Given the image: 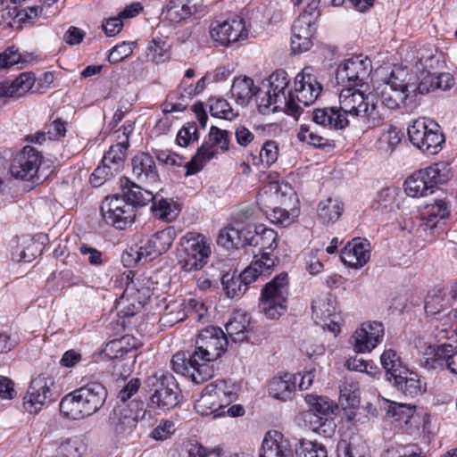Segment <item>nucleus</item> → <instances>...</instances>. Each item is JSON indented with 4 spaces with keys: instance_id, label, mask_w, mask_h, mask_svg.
Instances as JSON below:
<instances>
[{
    "instance_id": "1",
    "label": "nucleus",
    "mask_w": 457,
    "mask_h": 457,
    "mask_svg": "<svg viewBox=\"0 0 457 457\" xmlns=\"http://www.w3.org/2000/svg\"><path fill=\"white\" fill-rule=\"evenodd\" d=\"M107 390L100 383H89L66 395L60 403L62 415L79 420L97 412L105 403Z\"/></svg>"
},
{
    "instance_id": "2",
    "label": "nucleus",
    "mask_w": 457,
    "mask_h": 457,
    "mask_svg": "<svg viewBox=\"0 0 457 457\" xmlns=\"http://www.w3.org/2000/svg\"><path fill=\"white\" fill-rule=\"evenodd\" d=\"M289 80L284 70L274 71L269 78V88L262 96H259L257 105L262 114L283 111L297 117L302 112V107L295 103L291 91L286 94Z\"/></svg>"
},
{
    "instance_id": "3",
    "label": "nucleus",
    "mask_w": 457,
    "mask_h": 457,
    "mask_svg": "<svg viewBox=\"0 0 457 457\" xmlns=\"http://www.w3.org/2000/svg\"><path fill=\"white\" fill-rule=\"evenodd\" d=\"M345 117H361L368 129L379 127L384 122V116L373 101V96H365L360 89L345 87L339 94V108Z\"/></svg>"
},
{
    "instance_id": "4",
    "label": "nucleus",
    "mask_w": 457,
    "mask_h": 457,
    "mask_svg": "<svg viewBox=\"0 0 457 457\" xmlns=\"http://www.w3.org/2000/svg\"><path fill=\"white\" fill-rule=\"evenodd\" d=\"M228 340L225 332L219 327H208L202 329L195 340V348L191 361L197 364L208 363L215 373V361L227 351Z\"/></svg>"
},
{
    "instance_id": "5",
    "label": "nucleus",
    "mask_w": 457,
    "mask_h": 457,
    "mask_svg": "<svg viewBox=\"0 0 457 457\" xmlns=\"http://www.w3.org/2000/svg\"><path fill=\"white\" fill-rule=\"evenodd\" d=\"M305 402L310 409L304 419L309 422L310 428L324 436H331L336 428L334 416L338 410L337 404L327 396L307 395Z\"/></svg>"
},
{
    "instance_id": "6",
    "label": "nucleus",
    "mask_w": 457,
    "mask_h": 457,
    "mask_svg": "<svg viewBox=\"0 0 457 457\" xmlns=\"http://www.w3.org/2000/svg\"><path fill=\"white\" fill-rule=\"evenodd\" d=\"M145 386L151 392L150 405L162 411H169L179 403L180 390L175 378L163 371L155 372L145 380Z\"/></svg>"
},
{
    "instance_id": "7",
    "label": "nucleus",
    "mask_w": 457,
    "mask_h": 457,
    "mask_svg": "<svg viewBox=\"0 0 457 457\" xmlns=\"http://www.w3.org/2000/svg\"><path fill=\"white\" fill-rule=\"evenodd\" d=\"M452 175L444 162L435 163L412 173L404 183V191L409 196L420 197L432 193L437 184L447 182Z\"/></svg>"
},
{
    "instance_id": "8",
    "label": "nucleus",
    "mask_w": 457,
    "mask_h": 457,
    "mask_svg": "<svg viewBox=\"0 0 457 457\" xmlns=\"http://www.w3.org/2000/svg\"><path fill=\"white\" fill-rule=\"evenodd\" d=\"M288 278L286 272L277 275L262 290L260 310L269 319H278L287 310Z\"/></svg>"
},
{
    "instance_id": "9",
    "label": "nucleus",
    "mask_w": 457,
    "mask_h": 457,
    "mask_svg": "<svg viewBox=\"0 0 457 457\" xmlns=\"http://www.w3.org/2000/svg\"><path fill=\"white\" fill-rule=\"evenodd\" d=\"M408 136L414 146L428 154H437L445 142L439 125L425 117L415 120L409 126Z\"/></svg>"
},
{
    "instance_id": "10",
    "label": "nucleus",
    "mask_w": 457,
    "mask_h": 457,
    "mask_svg": "<svg viewBox=\"0 0 457 457\" xmlns=\"http://www.w3.org/2000/svg\"><path fill=\"white\" fill-rule=\"evenodd\" d=\"M226 388L227 385L224 381L207 385L195 403L196 412L203 416L212 414L214 417L223 416L225 414L223 409L236 399V394L227 391Z\"/></svg>"
},
{
    "instance_id": "11",
    "label": "nucleus",
    "mask_w": 457,
    "mask_h": 457,
    "mask_svg": "<svg viewBox=\"0 0 457 457\" xmlns=\"http://www.w3.org/2000/svg\"><path fill=\"white\" fill-rule=\"evenodd\" d=\"M217 148L224 151L228 149V133L212 126L209 133V141L204 143L191 161L186 163V175L189 176L201 170L204 163L215 155Z\"/></svg>"
},
{
    "instance_id": "12",
    "label": "nucleus",
    "mask_w": 457,
    "mask_h": 457,
    "mask_svg": "<svg viewBox=\"0 0 457 457\" xmlns=\"http://www.w3.org/2000/svg\"><path fill=\"white\" fill-rule=\"evenodd\" d=\"M211 253V246L204 237L198 235L181 244L179 262L185 271L199 270L207 263Z\"/></svg>"
},
{
    "instance_id": "13",
    "label": "nucleus",
    "mask_w": 457,
    "mask_h": 457,
    "mask_svg": "<svg viewBox=\"0 0 457 457\" xmlns=\"http://www.w3.org/2000/svg\"><path fill=\"white\" fill-rule=\"evenodd\" d=\"M104 221L116 228L124 229L135 220V210L119 194L105 197L101 206Z\"/></svg>"
},
{
    "instance_id": "14",
    "label": "nucleus",
    "mask_w": 457,
    "mask_h": 457,
    "mask_svg": "<svg viewBox=\"0 0 457 457\" xmlns=\"http://www.w3.org/2000/svg\"><path fill=\"white\" fill-rule=\"evenodd\" d=\"M41 155L32 146H25L12 159L10 165V173L21 180L30 181L32 184H38L40 178L37 171L41 163Z\"/></svg>"
},
{
    "instance_id": "15",
    "label": "nucleus",
    "mask_w": 457,
    "mask_h": 457,
    "mask_svg": "<svg viewBox=\"0 0 457 457\" xmlns=\"http://www.w3.org/2000/svg\"><path fill=\"white\" fill-rule=\"evenodd\" d=\"M54 380L51 376L39 375L30 382L23 406L29 413H37L47 403L55 401L53 392Z\"/></svg>"
},
{
    "instance_id": "16",
    "label": "nucleus",
    "mask_w": 457,
    "mask_h": 457,
    "mask_svg": "<svg viewBox=\"0 0 457 457\" xmlns=\"http://www.w3.org/2000/svg\"><path fill=\"white\" fill-rule=\"evenodd\" d=\"M257 228L253 224H244L243 219L238 217L233 226L220 230L217 242L226 248L253 245Z\"/></svg>"
},
{
    "instance_id": "17",
    "label": "nucleus",
    "mask_w": 457,
    "mask_h": 457,
    "mask_svg": "<svg viewBox=\"0 0 457 457\" xmlns=\"http://www.w3.org/2000/svg\"><path fill=\"white\" fill-rule=\"evenodd\" d=\"M312 67H305L295 79V100L302 107L312 104L320 96L322 86L312 73Z\"/></svg>"
},
{
    "instance_id": "18",
    "label": "nucleus",
    "mask_w": 457,
    "mask_h": 457,
    "mask_svg": "<svg viewBox=\"0 0 457 457\" xmlns=\"http://www.w3.org/2000/svg\"><path fill=\"white\" fill-rule=\"evenodd\" d=\"M370 62L360 56L352 57L340 64L337 70V84L346 87H362L363 80L369 76Z\"/></svg>"
},
{
    "instance_id": "19",
    "label": "nucleus",
    "mask_w": 457,
    "mask_h": 457,
    "mask_svg": "<svg viewBox=\"0 0 457 457\" xmlns=\"http://www.w3.org/2000/svg\"><path fill=\"white\" fill-rule=\"evenodd\" d=\"M191 360L192 353L187 357L184 353H177L170 361L172 370L178 374L190 377L196 384L204 383L213 377V370L210 364L201 363L199 361L195 364Z\"/></svg>"
},
{
    "instance_id": "20",
    "label": "nucleus",
    "mask_w": 457,
    "mask_h": 457,
    "mask_svg": "<svg viewBox=\"0 0 457 457\" xmlns=\"http://www.w3.org/2000/svg\"><path fill=\"white\" fill-rule=\"evenodd\" d=\"M316 31L314 17L302 13L292 26L291 48L295 54H301L312 46V37Z\"/></svg>"
},
{
    "instance_id": "21",
    "label": "nucleus",
    "mask_w": 457,
    "mask_h": 457,
    "mask_svg": "<svg viewBox=\"0 0 457 457\" xmlns=\"http://www.w3.org/2000/svg\"><path fill=\"white\" fill-rule=\"evenodd\" d=\"M384 327L378 321L363 323L353 335V347L356 353H370L382 340Z\"/></svg>"
},
{
    "instance_id": "22",
    "label": "nucleus",
    "mask_w": 457,
    "mask_h": 457,
    "mask_svg": "<svg viewBox=\"0 0 457 457\" xmlns=\"http://www.w3.org/2000/svg\"><path fill=\"white\" fill-rule=\"evenodd\" d=\"M212 38L221 46H228L230 43L244 39L247 36L243 19H233L230 21L214 22L211 27Z\"/></svg>"
},
{
    "instance_id": "23",
    "label": "nucleus",
    "mask_w": 457,
    "mask_h": 457,
    "mask_svg": "<svg viewBox=\"0 0 457 457\" xmlns=\"http://www.w3.org/2000/svg\"><path fill=\"white\" fill-rule=\"evenodd\" d=\"M139 412L133 414L127 403H117L109 415V427L116 436L130 434L137 426V420L143 418Z\"/></svg>"
},
{
    "instance_id": "24",
    "label": "nucleus",
    "mask_w": 457,
    "mask_h": 457,
    "mask_svg": "<svg viewBox=\"0 0 457 457\" xmlns=\"http://www.w3.org/2000/svg\"><path fill=\"white\" fill-rule=\"evenodd\" d=\"M370 258V247L367 239L353 238L342 249L341 261L352 268H360Z\"/></svg>"
},
{
    "instance_id": "25",
    "label": "nucleus",
    "mask_w": 457,
    "mask_h": 457,
    "mask_svg": "<svg viewBox=\"0 0 457 457\" xmlns=\"http://www.w3.org/2000/svg\"><path fill=\"white\" fill-rule=\"evenodd\" d=\"M137 341L132 337H122L120 339L110 341L104 349L105 354L113 360L124 359L129 364L127 372L131 371L137 358Z\"/></svg>"
},
{
    "instance_id": "26",
    "label": "nucleus",
    "mask_w": 457,
    "mask_h": 457,
    "mask_svg": "<svg viewBox=\"0 0 457 457\" xmlns=\"http://www.w3.org/2000/svg\"><path fill=\"white\" fill-rule=\"evenodd\" d=\"M434 59L435 57L432 54L425 55L421 54L420 56H418L415 66L421 72L422 78L420 79L416 76L415 98L419 95H424L436 89V75L430 71V69L433 68Z\"/></svg>"
},
{
    "instance_id": "27",
    "label": "nucleus",
    "mask_w": 457,
    "mask_h": 457,
    "mask_svg": "<svg viewBox=\"0 0 457 457\" xmlns=\"http://www.w3.org/2000/svg\"><path fill=\"white\" fill-rule=\"evenodd\" d=\"M132 174L141 183H154L158 180L155 162L148 154L140 153L132 159Z\"/></svg>"
},
{
    "instance_id": "28",
    "label": "nucleus",
    "mask_w": 457,
    "mask_h": 457,
    "mask_svg": "<svg viewBox=\"0 0 457 457\" xmlns=\"http://www.w3.org/2000/svg\"><path fill=\"white\" fill-rule=\"evenodd\" d=\"M453 347L450 344L428 345L423 353L422 365L428 370L446 369Z\"/></svg>"
},
{
    "instance_id": "29",
    "label": "nucleus",
    "mask_w": 457,
    "mask_h": 457,
    "mask_svg": "<svg viewBox=\"0 0 457 457\" xmlns=\"http://www.w3.org/2000/svg\"><path fill=\"white\" fill-rule=\"evenodd\" d=\"M386 83L394 87V88L404 91L405 95L408 94L409 102L415 100L416 74L410 71L407 68H395Z\"/></svg>"
},
{
    "instance_id": "30",
    "label": "nucleus",
    "mask_w": 457,
    "mask_h": 457,
    "mask_svg": "<svg viewBox=\"0 0 457 457\" xmlns=\"http://www.w3.org/2000/svg\"><path fill=\"white\" fill-rule=\"evenodd\" d=\"M260 201L262 204L270 202V205L296 207L298 202L294 190L287 184L280 186L276 185L270 192H265L261 195Z\"/></svg>"
},
{
    "instance_id": "31",
    "label": "nucleus",
    "mask_w": 457,
    "mask_h": 457,
    "mask_svg": "<svg viewBox=\"0 0 457 457\" xmlns=\"http://www.w3.org/2000/svg\"><path fill=\"white\" fill-rule=\"evenodd\" d=\"M312 120L318 125L335 129H344L349 125V120L337 107L315 109Z\"/></svg>"
},
{
    "instance_id": "32",
    "label": "nucleus",
    "mask_w": 457,
    "mask_h": 457,
    "mask_svg": "<svg viewBox=\"0 0 457 457\" xmlns=\"http://www.w3.org/2000/svg\"><path fill=\"white\" fill-rule=\"evenodd\" d=\"M259 457H293V453L282 435L275 431L274 436L269 432L263 439Z\"/></svg>"
},
{
    "instance_id": "33",
    "label": "nucleus",
    "mask_w": 457,
    "mask_h": 457,
    "mask_svg": "<svg viewBox=\"0 0 457 457\" xmlns=\"http://www.w3.org/2000/svg\"><path fill=\"white\" fill-rule=\"evenodd\" d=\"M449 216V210L447 204L444 200H435L434 203L427 204L423 213L422 219L424 220L423 226L425 229H429L434 232L440 224H444L442 220Z\"/></svg>"
},
{
    "instance_id": "34",
    "label": "nucleus",
    "mask_w": 457,
    "mask_h": 457,
    "mask_svg": "<svg viewBox=\"0 0 457 457\" xmlns=\"http://www.w3.org/2000/svg\"><path fill=\"white\" fill-rule=\"evenodd\" d=\"M35 83L32 74L21 73L12 82L0 83V97H21L29 91Z\"/></svg>"
},
{
    "instance_id": "35",
    "label": "nucleus",
    "mask_w": 457,
    "mask_h": 457,
    "mask_svg": "<svg viewBox=\"0 0 457 457\" xmlns=\"http://www.w3.org/2000/svg\"><path fill=\"white\" fill-rule=\"evenodd\" d=\"M392 381L394 386L407 396L415 397L425 390L418 374L408 369L399 375H395Z\"/></svg>"
},
{
    "instance_id": "36",
    "label": "nucleus",
    "mask_w": 457,
    "mask_h": 457,
    "mask_svg": "<svg viewBox=\"0 0 457 457\" xmlns=\"http://www.w3.org/2000/svg\"><path fill=\"white\" fill-rule=\"evenodd\" d=\"M297 377L286 373L280 377H275L270 383V394L276 399L287 401L290 399L296 388Z\"/></svg>"
},
{
    "instance_id": "37",
    "label": "nucleus",
    "mask_w": 457,
    "mask_h": 457,
    "mask_svg": "<svg viewBox=\"0 0 457 457\" xmlns=\"http://www.w3.org/2000/svg\"><path fill=\"white\" fill-rule=\"evenodd\" d=\"M261 256L254 255L251 264L244 270V277L250 278L253 282L259 276L270 275L278 262V259L267 253H260Z\"/></svg>"
},
{
    "instance_id": "38",
    "label": "nucleus",
    "mask_w": 457,
    "mask_h": 457,
    "mask_svg": "<svg viewBox=\"0 0 457 457\" xmlns=\"http://www.w3.org/2000/svg\"><path fill=\"white\" fill-rule=\"evenodd\" d=\"M376 94L381 98L382 104L391 110L401 108L409 102L408 94L405 95L404 91L394 88L386 82L376 89Z\"/></svg>"
},
{
    "instance_id": "39",
    "label": "nucleus",
    "mask_w": 457,
    "mask_h": 457,
    "mask_svg": "<svg viewBox=\"0 0 457 457\" xmlns=\"http://www.w3.org/2000/svg\"><path fill=\"white\" fill-rule=\"evenodd\" d=\"M194 0H170L163 11L165 18L171 22H179L189 16L195 11V4Z\"/></svg>"
},
{
    "instance_id": "40",
    "label": "nucleus",
    "mask_w": 457,
    "mask_h": 457,
    "mask_svg": "<svg viewBox=\"0 0 457 457\" xmlns=\"http://www.w3.org/2000/svg\"><path fill=\"white\" fill-rule=\"evenodd\" d=\"M336 300L331 295L317 297L312 304V318L315 322H325L336 316Z\"/></svg>"
},
{
    "instance_id": "41",
    "label": "nucleus",
    "mask_w": 457,
    "mask_h": 457,
    "mask_svg": "<svg viewBox=\"0 0 457 457\" xmlns=\"http://www.w3.org/2000/svg\"><path fill=\"white\" fill-rule=\"evenodd\" d=\"M126 202L131 204L134 209L136 206H144L154 200V195L149 190H145L141 187L131 183L122 186L120 195Z\"/></svg>"
},
{
    "instance_id": "42",
    "label": "nucleus",
    "mask_w": 457,
    "mask_h": 457,
    "mask_svg": "<svg viewBox=\"0 0 457 457\" xmlns=\"http://www.w3.org/2000/svg\"><path fill=\"white\" fill-rule=\"evenodd\" d=\"M257 93L253 80L248 77H238L234 79L231 87L232 96L237 104L245 105Z\"/></svg>"
},
{
    "instance_id": "43",
    "label": "nucleus",
    "mask_w": 457,
    "mask_h": 457,
    "mask_svg": "<svg viewBox=\"0 0 457 457\" xmlns=\"http://www.w3.org/2000/svg\"><path fill=\"white\" fill-rule=\"evenodd\" d=\"M130 126L124 128L123 137L121 141H119L116 145H112L109 151L104 154L102 163L110 164L112 167H118L123 162L126 154V151L129 148V133L131 131Z\"/></svg>"
},
{
    "instance_id": "44",
    "label": "nucleus",
    "mask_w": 457,
    "mask_h": 457,
    "mask_svg": "<svg viewBox=\"0 0 457 457\" xmlns=\"http://www.w3.org/2000/svg\"><path fill=\"white\" fill-rule=\"evenodd\" d=\"M343 204L331 197L322 200L318 205V217L325 224L336 222L343 212Z\"/></svg>"
},
{
    "instance_id": "45",
    "label": "nucleus",
    "mask_w": 457,
    "mask_h": 457,
    "mask_svg": "<svg viewBox=\"0 0 457 457\" xmlns=\"http://www.w3.org/2000/svg\"><path fill=\"white\" fill-rule=\"evenodd\" d=\"M249 320L245 314H237L226 324L227 337L234 343H241L247 340Z\"/></svg>"
},
{
    "instance_id": "46",
    "label": "nucleus",
    "mask_w": 457,
    "mask_h": 457,
    "mask_svg": "<svg viewBox=\"0 0 457 457\" xmlns=\"http://www.w3.org/2000/svg\"><path fill=\"white\" fill-rule=\"evenodd\" d=\"M380 362L386 370V378L392 382L395 375H399L407 370L403 365L402 360L397 353L393 349H386L380 356Z\"/></svg>"
},
{
    "instance_id": "47",
    "label": "nucleus",
    "mask_w": 457,
    "mask_h": 457,
    "mask_svg": "<svg viewBox=\"0 0 457 457\" xmlns=\"http://www.w3.org/2000/svg\"><path fill=\"white\" fill-rule=\"evenodd\" d=\"M252 282L250 278L244 277V271L238 276L227 273L221 278L223 289L227 295L231 298L244 294L247 289V286Z\"/></svg>"
},
{
    "instance_id": "48",
    "label": "nucleus",
    "mask_w": 457,
    "mask_h": 457,
    "mask_svg": "<svg viewBox=\"0 0 457 457\" xmlns=\"http://www.w3.org/2000/svg\"><path fill=\"white\" fill-rule=\"evenodd\" d=\"M170 49L167 37H154L148 44L146 56L151 62L161 63L169 58Z\"/></svg>"
},
{
    "instance_id": "49",
    "label": "nucleus",
    "mask_w": 457,
    "mask_h": 457,
    "mask_svg": "<svg viewBox=\"0 0 457 457\" xmlns=\"http://www.w3.org/2000/svg\"><path fill=\"white\" fill-rule=\"evenodd\" d=\"M339 401L344 408L357 407L360 403L358 383L346 378L340 386Z\"/></svg>"
},
{
    "instance_id": "50",
    "label": "nucleus",
    "mask_w": 457,
    "mask_h": 457,
    "mask_svg": "<svg viewBox=\"0 0 457 457\" xmlns=\"http://www.w3.org/2000/svg\"><path fill=\"white\" fill-rule=\"evenodd\" d=\"M269 210L265 211L271 222L287 227L291 224L297 215L295 207H285L277 205H266Z\"/></svg>"
},
{
    "instance_id": "51",
    "label": "nucleus",
    "mask_w": 457,
    "mask_h": 457,
    "mask_svg": "<svg viewBox=\"0 0 457 457\" xmlns=\"http://www.w3.org/2000/svg\"><path fill=\"white\" fill-rule=\"evenodd\" d=\"M152 211L155 217L165 221H172L179 215V208L174 203L169 202L167 199L161 198L157 200L154 196V200L152 201Z\"/></svg>"
},
{
    "instance_id": "52",
    "label": "nucleus",
    "mask_w": 457,
    "mask_h": 457,
    "mask_svg": "<svg viewBox=\"0 0 457 457\" xmlns=\"http://www.w3.org/2000/svg\"><path fill=\"white\" fill-rule=\"evenodd\" d=\"M86 451V445L79 436H73L62 441L56 449L54 457H81Z\"/></svg>"
},
{
    "instance_id": "53",
    "label": "nucleus",
    "mask_w": 457,
    "mask_h": 457,
    "mask_svg": "<svg viewBox=\"0 0 457 457\" xmlns=\"http://www.w3.org/2000/svg\"><path fill=\"white\" fill-rule=\"evenodd\" d=\"M278 235L271 228H258L256 236L254 237L253 245H260V253H267L271 254V252L278 246Z\"/></svg>"
},
{
    "instance_id": "54",
    "label": "nucleus",
    "mask_w": 457,
    "mask_h": 457,
    "mask_svg": "<svg viewBox=\"0 0 457 457\" xmlns=\"http://www.w3.org/2000/svg\"><path fill=\"white\" fill-rule=\"evenodd\" d=\"M295 453L297 457H328L326 446L315 441L301 440Z\"/></svg>"
},
{
    "instance_id": "55",
    "label": "nucleus",
    "mask_w": 457,
    "mask_h": 457,
    "mask_svg": "<svg viewBox=\"0 0 457 457\" xmlns=\"http://www.w3.org/2000/svg\"><path fill=\"white\" fill-rule=\"evenodd\" d=\"M172 241L171 230L163 229L152 236L148 243L151 250L155 252V255H161L170 249Z\"/></svg>"
},
{
    "instance_id": "56",
    "label": "nucleus",
    "mask_w": 457,
    "mask_h": 457,
    "mask_svg": "<svg viewBox=\"0 0 457 457\" xmlns=\"http://www.w3.org/2000/svg\"><path fill=\"white\" fill-rule=\"evenodd\" d=\"M15 245L12 246V257L17 262H29L35 258V253H26V250L34 248L37 246L36 243L31 242L27 237H22L15 241Z\"/></svg>"
},
{
    "instance_id": "57",
    "label": "nucleus",
    "mask_w": 457,
    "mask_h": 457,
    "mask_svg": "<svg viewBox=\"0 0 457 457\" xmlns=\"http://www.w3.org/2000/svg\"><path fill=\"white\" fill-rule=\"evenodd\" d=\"M448 309V302L442 297L440 293L429 296L425 303V312L428 315L436 316L443 313V317L448 318L450 315Z\"/></svg>"
},
{
    "instance_id": "58",
    "label": "nucleus",
    "mask_w": 457,
    "mask_h": 457,
    "mask_svg": "<svg viewBox=\"0 0 457 457\" xmlns=\"http://www.w3.org/2000/svg\"><path fill=\"white\" fill-rule=\"evenodd\" d=\"M198 138L196 124L188 122L179 130L176 141L180 146H187L191 142L197 141Z\"/></svg>"
},
{
    "instance_id": "59",
    "label": "nucleus",
    "mask_w": 457,
    "mask_h": 457,
    "mask_svg": "<svg viewBox=\"0 0 457 457\" xmlns=\"http://www.w3.org/2000/svg\"><path fill=\"white\" fill-rule=\"evenodd\" d=\"M155 252H153L151 250L148 241L142 246H140L137 250L130 249V252H128L126 255H123L122 259L125 262H127V265L131 266L132 262L136 264L139 261H141L143 258H154Z\"/></svg>"
},
{
    "instance_id": "60",
    "label": "nucleus",
    "mask_w": 457,
    "mask_h": 457,
    "mask_svg": "<svg viewBox=\"0 0 457 457\" xmlns=\"http://www.w3.org/2000/svg\"><path fill=\"white\" fill-rule=\"evenodd\" d=\"M98 166L90 177V183L94 187H100L103 185L109 176H112L114 172L118 171V167H112L110 164H104Z\"/></svg>"
},
{
    "instance_id": "61",
    "label": "nucleus",
    "mask_w": 457,
    "mask_h": 457,
    "mask_svg": "<svg viewBox=\"0 0 457 457\" xmlns=\"http://www.w3.org/2000/svg\"><path fill=\"white\" fill-rule=\"evenodd\" d=\"M135 42H122L115 46L108 56V61L112 63L121 62L132 54Z\"/></svg>"
},
{
    "instance_id": "62",
    "label": "nucleus",
    "mask_w": 457,
    "mask_h": 457,
    "mask_svg": "<svg viewBox=\"0 0 457 457\" xmlns=\"http://www.w3.org/2000/svg\"><path fill=\"white\" fill-rule=\"evenodd\" d=\"M278 155V149L276 142L269 140L262 145L260 151V161L269 167L277 161Z\"/></svg>"
},
{
    "instance_id": "63",
    "label": "nucleus",
    "mask_w": 457,
    "mask_h": 457,
    "mask_svg": "<svg viewBox=\"0 0 457 457\" xmlns=\"http://www.w3.org/2000/svg\"><path fill=\"white\" fill-rule=\"evenodd\" d=\"M175 432V424L170 420H162L151 432V437L164 441L171 436Z\"/></svg>"
},
{
    "instance_id": "64",
    "label": "nucleus",
    "mask_w": 457,
    "mask_h": 457,
    "mask_svg": "<svg viewBox=\"0 0 457 457\" xmlns=\"http://www.w3.org/2000/svg\"><path fill=\"white\" fill-rule=\"evenodd\" d=\"M210 452L204 445L191 442L184 445L178 457H208Z\"/></svg>"
}]
</instances>
